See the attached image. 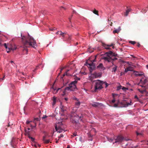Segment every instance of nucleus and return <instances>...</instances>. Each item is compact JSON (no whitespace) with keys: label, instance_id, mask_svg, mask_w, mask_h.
<instances>
[{"label":"nucleus","instance_id":"f257e3e1","mask_svg":"<svg viewBox=\"0 0 148 148\" xmlns=\"http://www.w3.org/2000/svg\"><path fill=\"white\" fill-rule=\"evenodd\" d=\"M21 36L22 44L21 47L24 48L23 50H26L27 52L28 47H32L35 48V46L36 45V41L29 34L27 38L25 36H23L22 35Z\"/></svg>","mask_w":148,"mask_h":148},{"label":"nucleus","instance_id":"f03ea898","mask_svg":"<svg viewBox=\"0 0 148 148\" xmlns=\"http://www.w3.org/2000/svg\"><path fill=\"white\" fill-rule=\"evenodd\" d=\"M107 56L104 57L103 58L105 61L109 62H111L114 65V61L117 59L116 58H113V57L116 56L117 54L110 51L106 53Z\"/></svg>","mask_w":148,"mask_h":148},{"label":"nucleus","instance_id":"7ed1b4c3","mask_svg":"<svg viewBox=\"0 0 148 148\" xmlns=\"http://www.w3.org/2000/svg\"><path fill=\"white\" fill-rule=\"evenodd\" d=\"M138 85L141 86L142 89H138V90L142 93L146 91V89L148 87V78H143L140 80Z\"/></svg>","mask_w":148,"mask_h":148},{"label":"nucleus","instance_id":"20e7f679","mask_svg":"<svg viewBox=\"0 0 148 148\" xmlns=\"http://www.w3.org/2000/svg\"><path fill=\"white\" fill-rule=\"evenodd\" d=\"M77 83V81L76 80L72 82L69 85V86L66 87L65 89V91L67 90L71 91H74L76 89V84Z\"/></svg>","mask_w":148,"mask_h":148},{"label":"nucleus","instance_id":"39448f33","mask_svg":"<svg viewBox=\"0 0 148 148\" xmlns=\"http://www.w3.org/2000/svg\"><path fill=\"white\" fill-rule=\"evenodd\" d=\"M103 84V81H101L99 80H98L96 81L95 82L94 86V91L96 92L97 91V90H100L101 89L103 88L102 87Z\"/></svg>","mask_w":148,"mask_h":148},{"label":"nucleus","instance_id":"423d86ee","mask_svg":"<svg viewBox=\"0 0 148 148\" xmlns=\"http://www.w3.org/2000/svg\"><path fill=\"white\" fill-rule=\"evenodd\" d=\"M115 141L114 143H121L123 140L127 141L130 140L129 139L125 138L122 135H120L117 136L116 138L115 139Z\"/></svg>","mask_w":148,"mask_h":148},{"label":"nucleus","instance_id":"0eeeda50","mask_svg":"<svg viewBox=\"0 0 148 148\" xmlns=\"http://www.w3.org/2000/svg\"><path fill=\"white\" fill-rule=\"evenodd\" d=\"M82 117V115H81L80 116L78 115L75 116L73 118L72 121V123L73 124H75V125H77L78 126L79 124L78 120L80 119Z\"/></svg>","mask_w":148,"mask_h":148},{"label":"nucleus","instance_id":"6e6552de","mask_svg":"<svg viewBox=\"0 0 148 148\" xmlns=\"http://www.w3.org/2000/svg\"><path fill=\"white\" fill-rule=\"evenodd\" d=\"M97 56H95V59L94 60H91V63H89L88 62H86V64L87 66L89 67L91 70H92L94 67L95 65L93 63V62L96 61V59Z\"/></svg>","mask_w":148,"mask_h":148},{"label":"nucleus","instance_id":"1a4fd4ad","mask_svg":"<svg viewBox=\"0 0 148 148\" xmlns=\"http://www.w3.org/2000/svg\"><path fill=\"white\" fill-rule=\"evenodd\" d=\"M114 44L113 43H112L110 45H107L104 43H102V45L103 47H105V48L108 50H110V48L109 47H110L112 46V48H114Z\"/></svg>","mask_w":148,"mask_h":148},{"label":"nucleus","instance_id":"9d476101","mask_svg":"<svg viewBox=\"0 0 148 148\" xmlns=\"http://www.w3.org/2000/svg\"><path fill=\"white\" fill-rule=\"evenodd\" d=\"M48 135V134L47 133H45V136H43V141L44 143L45 144H48L49 143L50 141L49 139H46V136Z\"/></svg>","mask_w":148,"mask_h":148},{"label":"nucleus","instance_id":"9b49d317","mask_svg":"<svg viewBox=\"0 0 148 148\" xmlns=\"http://www.w3.org/2000/svg\"><path fill=\"white\" fill-rule=\"evenodd\" d=\"M16 46L15 45H13L11 44L8 47L9 51H7V52L8 53L10 52V50H15L16 49Z\"/></svg>","mask_w":148,"mask_h":148},{"label":"nucleus","instance_id":"f8f14e48","mask_svg":"<svg viewBox=\"0 0 148 148\" xmlns=\"http://www.w3.org/2000/svg\"><path fill=\"white\" fill-rule=\"evenodd\" d=\"M133 68H134L132 67L131 66H129L126 69H125V72H126V73L129 71H133L134 72L137 73V71L133 70Z\"/></svg>","mask_w":148,"mask_h":148},{"label":"nucleus","instance_id":"ddd939ff","mask_svg":"<svg viewBox=\"0 0 148 148\" xmlns=\"http://www.w3.org/2000/svg\"><path fill=\"white\" fill-rule=\"evenodd\" d=\"M60 89V88H58L57 90L56 88L52 87L51 88V90L53 94H56L58 92L59 90Z\"/></svg>","mask_w":148,"mask_h":148},{"label":"nucleus","instance_id":"4468645a","mask_svg":"<svg viewBox=\"0 0 148 148\" xmlns=\"http://www.w3.org/2000/svg\"><path fill=\"white\" fill-rule=\"evenodd\" d=\"M60 104V107L61 110V111L63 112L66 111L67 108L66 107L62 105V103H61Z\"/></svg>","mask_w":148,"mask_h":148},{"label":"nucleus","instance_id":"2eb2a0df","mask_svg":"<svg viewBox=\"0 0 148 148\" xmlns=\"http://www.w3.org/2000/svg\"><path fill=\"white\" fill-rule=\"evenodd\" d=\"M32 122V121H27L26 122V124L28 125L29 126H30L31 127L32 129L33 127H34V126H33L30 123V122Z\"/></svg>","mask_w":148,"mask_h":148},{"label":"nucleus","instance_id":"dca6fc26","mask_svg":"<svg viewBox=\"0 0 148 148\" xmlns=\"http://www.w3.org/2000/svg\"><path fill=\"white\" fill-rule=\"evenodd\" d=\"M55 127L56 131H58V132L61 133L63 131V130L62 129H61L60 127H58V128L56 126Z\"/></svg>","mask_w":148,"mask_h":148},{"label":"nucleus","instance_id":"f3484780","mask_svg":"<svg viewBox=\"0 0 148 148\" xmlns=\"http://www.w3.org/2000/svg\"><path fill=\"white\" fill-rule=\"evenodd\" d=\"M40 120V118H35L34 119V120L33 121V123H34L35 125L34 127H36V121H39Z\"/></svg>","mask_w":148,"mask_h":148},{"label":"nucleus","instance_id":"a211bd4d","mask_svg":"<svg viewBox=\"0 0 148 148\" xmlns=\"http://www.w3.org/2000/svg\"><path fill=\"white\" fill-rule=\"evenodd\" d=\"M114 66L112 68V72H115L117 68V66L114 64V65H112V66Z\"/></svg>","mask_w":148,"mask_h":148},{"label":"nucleus","instance_id":"6ab92c4d","mask_svg":"<svg viewBox=\"0 0 148 148\" xmlns=\"http://www.w3.org/2000/svg\"><path fill=\"white\" fill-rule=\"evenodd\" d=\"M75 103L76 107L77 108H79L80 104V103L79 101V100L77 101Z\"/></svg>","mask_w":148,"mask_h":148},{"label":"nucleus","instance_id":"aec40b11","mask_svg":"<svg viewBox=\"0 0 148 148\" xmlns=\"http://www.w3.org/2000/svg\"><path fill=\"white\" fill-rule=\"evenodd\" d=\"M120 27H119L118 29H116L114 30L113 31V33L114 34H115V33H118L120 31Z\"/></svg>","mask_w":148,"mask_h":148},{"label":"nucleus","instance_id":"412c9836","mask_svg":"<svg viewBox=\"0 0 148 148\" xmlns=\"http://www.w3.org/2000/svg\"><path fill=\"white\" fill-rule=\"evenodd\" d=\"M132 101L131 100H130V103H128L127 102H126L125 103L124 105L125 106V107L128 106L129 105H132Z\"/></svg>","mask_w":148,"mask_h":148},{"label":"nucleus","instance_id":"4be33fe9","mask_svg":"<svg viewBox=\"0 0 148 148\" xmlns=\"http://www.w3.org/2000/svg\"><path fill=\"white\" fill-rule=\"evenodd\" d=\"M27 136L28 138L31 140L33 142H34V138L30 136L28 132L27 133Z\"/></svg>","mask_w":148,"mask_h":148},{"label":"nucleus","instance_id":"5701e85b","mask_svg":"<svg viewBox=\"0 0 148 148\" xmlns=\"http://www.w3.org/2000/svg\"><path fill=\"white\" fill-rule=\"evenodd\" d=\"M53 103L52 105L53 106L56 104V98L54 96L53 97Z\"/></svg>","mask_w":148,"mask_h":148},{"label":"nucleus","instance_id":"b1692460","mask_svg":"<svg viewBox=\"0 0 148 148\" xmlns=\"http://www.w3.org/2000/svg\"><path fill=\"white\" fill-rule=\"evenodd\" d=\"M97 68H100L101 69H103V64L102 63L99 64L98 66H97Z\"/></svg>","mask_w":148,"mask_h":148},{"label":"nucleus","instance_id":"393cba45","mask_svg":"<svg viewBox=\"0 0 148 148\" xmlns=\"http://www.w3.org/2000/svg\"><path fill=\"white\" fill-rule=\"evenodd\" d=\"M94 75H95V78H96L100 76V75L99 73H94Z\"/></svg>","mask_w":148,"mask_h":148},{"label":"nucleus","instance_id":"a878e982","mask_svg":"<svg viewBox=\"0 0 148 148\" xmlns=\"http://www.w3.org/2000/svg\"><path fill=\"white\" fill-rule=\"evenodd\" d=\"M137 72V73L136 72V73H135L134 74L136 76H142L143 75V73H138V72Z\"/></svg>","mask_w":148,"mask_h":148},{"label":"nucleus","instance_id":"bb28decb","mask_svg":"<svg viewBox=\"0 0 148 148\" xmlns=\"http://www.w3.org/2000/svg\"><path fill=\"white\" fill-rule=\"evenodd\" d=\"M99 105L98 103H95L92 104V106L93 107H96Z\"/></svg>","mask_w":148,"mask_h":148},{"label":"nucleus","instance_id":"cd10ccee","mask_svg":"<svg viewBox=\"0 0 148 148\" xmlns=\"http://www.w3.org/2000/svg\"><path fill=\"white\" fill-rule=\"evenodd\" d=\"M32 145L33 146H34L36 147H37V146H38L39 147H40V145L38 144H35L34 143H32Z\"/></svg>","mask_w":148,"mask_h":148},{"label":"nucleus","instance_id":"c85d7f7f","mask_svg":"<svg viewBox=\"0 0 148 148\" xmlns=\"http://www.w3.org/2000/svg\"><path fill=\"white\" fill-rule=\"evenodd\" d=\"M130 11V10L128 9L127 10H126V12L125 14V15L126 16H127L128 14L129 13Z\"/></svg>","mask_w":148,"mask_h":148},{"label":"nucleus","instance_id":"c756f323","mask_svg":"<svg viewBox=\"0 0 148 148\" xmlns=\"http://www.w3.org/2000/svg\"><path fill=\"white\" fill-rule=\"evenodd\" d=\"M60 35H61V36H62V37H64V35H65L66 34V33H63L61 31H60Z\"/></svg>","mask_w":148,"mask_h":148},{"label":"nucleus","instance_id":"7c9ffc66","mask_svg":"<svg viewBox=\"0 0 148 148\" xmlns=\"http://www.w3.org/2000/svg\"><path fill=\"white\" fill-rule=\"evenodd\" d=\"M69 71V70H67L66 72L65 73H64L63 74L62 77H61V78H63L64 76L65 75H69V74L68 73H67V72Z\"/></svg>","mask_w":148,"mask_h":148},{"label":"nucleus","instance_id":"2f4dec72","mask_svg":"<svg viewBox=\"0 0 148 148\" xmlns=\"http://www.w3.org/2000/svg\"><path fill=\"white\" fill-rule=\"evenodd\" d=\"M93 13L96 14H97V15L98 14V11L96 10H94L93 11Z\"/></svg>","mask_w":148,"mask_h":148},{"label":"nucleus","instance_id":"473e14b6","mask_svg":"<svg viewBox=\"0 0 148 148\" xmlns=\"http://www.w3.org/2000/svg\"><path fill=\"white\" fill-rule=\"evenodd\" d=\"M121 89L124 91H125L126 90H128V88L125 87H124L122 86Z\"/></svg>","mask_w":148,"mask_h":148},{"label":"nucleus","instance_id":"72a5a7b5","mask_svg":"<svg viewBox=\"0 0 148 148\" xmlns=\"http://www.w3.org/2000/svg\"><path fill=\"white\" fill-rule=\"evenodd\" d=\"M134 98L136 99V101H139V99L138 98V97L137 95H136L134 96Z\"/></svg>","mask_w":148,"mask_h":148},{"label":"nucleus","instance_id":"f704fd0d","mask_svg":"<svg viewBox=\"0 0 148 148\" xmlns=\"http://www.w3.org/2000/svg\"><path fill=\"white\" fill-rule=\"evenodd\" d=\"M89 49L88 51L89 52L91 53L93 51V49H91L89 48Z\"/></svg>","mask_w":148,"mask_h":148},{"label":"nucleus","instance_id":"c9c22d12","mask_svg":"<svg viewBox=\"0 0 148 148\" xmlns=\"http://www.w3.org/2000/svg\"><path fill=\"white\" fill-rule=\"evenodd\" d=\"M108 139V140L110 142H112V141H113L114 139H112L111 138H107Z\"/></svg>","mask_w":148,"mask_h":148},{"label":"nucleus","instance_id":"e433bc0d","mask_svg":"<svg viewBox=\"0 0 148 148\" xmlns=\"http://www.w3.org/2000/svg\"><path fill=\"white\" fill-rule=\"evenodd\" d=\"M129 42L132 45H134L136 43V42L134 41H130Z\"/></svg>","mask_w":148,"mask_h":148},{"label":"nucleus","instance_id":"4c0bfd02","mask_svg":"<svg viewBox=\"0 0 148 148\" xmlns=\"http://www.w3.org/2000/svg\"><path fill=\"white\" fill-rule=\"evenodd\" d=\"M108 23L111 26H112V23L110 21H110H109V19H108Z\"/></svg>","mask_w":148,"mask_h":148},{"label":"nucleus","instance_id":"58836bf2","mask_svg":"<svg viewBox=\"0 0 148 148\" xmlns=\"http://www.w3.org/2000/svg\"><path fill=\"white\" fill-rule=\"evenodd\" d=\"M105 84V85H106V88L108 86V84L107 82H103V84Z\"/></svg>","mask_w":148,"mask_h":148},{"label":"nucleus","instance_id":"ea45409f","mask_svg":"<svg viewBox=\"0 0 148 148\" xmlns=\"http://www.w3.org/2000/svg\"><path fill=\"white\" fill-rule=\"evenodd\" d=\"M127 63L129 64V65H131V66H133L134 67H135V66H134L133 64H132V63L131 62H127Z\"/></svg>","mask_w":148,"mask_h":148},{"label":"nucleus","instance_id":"a19ab883","mask_svg":"<svg viewBox=\"0 0 148 148\" xmlns=\"http://www.w3.org/2000/svg\"><path fill=\"white\" fill-rule=\"evenodd\" d=\"M122 86H118L117 87V90H119L121 89V88H122Z\"/></svg>","mask_w":148,"mask_h":148},{"label":"nucleus","instance_id":"79ce46f5","mask_svg":"<svg viewBox=\"0 0 148 148\" xmlns=\"http://www.w3.org/2000/svg\"><path fill=\"white\" fill-rule=\"evenodd\" d=\"M64 137V135L62 134H60V136L58 137V138H61V137Z\"/></svg>","mask_w":148,"mask_h":148},{"label":"nucleus","instance_id":"37998d69","mask_svg":"<svg viewBox=\"0 0 148 148\" xmlns=\"http://www.w3.org/2000/svg\"><path fill=\"white\" fill-rule=\"evenodd\" d=\"M4 47H5V48L6 49H7L8 48V47H7V46L6 44V43H4Z\"/></svg>","mask_w":148,"mask_h":148},{"label":"nucleus","instance_id":"c03bdc74","mask_svg":"<svg viewBox=\"0 0 148 148\" xmlns=\"http://www.w3.org/2000/svg\"><path fill=\"white\" fill-rule=\"evenodd\" d=\"M56 28H50V30L53 31L54 30H56Z\"/></svg>","mask_w":148,"mask_h":148},{"label":"nucleus","instance_id":"a18cd8bd","mask_svg":"<svg viewBox=\"0 0 148 148\" xmlns=\"http://www.w3.org/2000/svg\"><path fill=\"white\" fill-rule=\"evenodd\" d=\"M76 135H77L76 133H74L73 134V135H72V137H73V136H76Z\"/></svg>","mask_w":148,"mask_h":148},{"label":"nucleus","instance_id":"49530a36","mask_svg":"<svg viewBox=\"0 0 148 148\" xmlns=\"http://www.w3.org/2000/svg\"><path fill=\"white\" fill-rule=\"evenodd\" d=\"M115 101V100L114 99L112 101V103H114Z\"/></svg>","mask_w":148,"mask_h":148},{"label":"nucleus","instance_id":"de8ad7c7","mask_svg":"<svg viewBox=\"0 0 148 148\" xmlns=\"http://www.w3.org/2000/svg\"><path fill=\"white\" fill-rule=\"evenodd\" d=\"M73 99L76 101L78 100V99L75 97H74Z\"/></svg>","mask_w":148,"mask_h":148},{"label":"nucleus","instance_id":"09e8293b","mask_svg":"<svg viewBox=\"0 0 148 148\" xmlns=\"http://www.w3.org/2000/svg\"><path fill=\"white\" fill-rule=\"evenodd\" d=\"M47 117V116H46V115H45V116H44L42 117V119H45V118H46Z\"/></svg>","mask_w":148,"mask_h":148},{"label":"nucleus","instance_id":"8fccbe9b","mask_svg":"<svg viewBox=\"0 0 148 148\" xmlns=\"http://www.w3.org/2000/svg\"><path fill=\"white\" fill-rule=\"evenodd\" d=\"M136 134L137 135H139L141 134V133H138L137 132H136Z\"/></svg>","mask_w":148,"mask_h":148},{"label":"nucleus","instance_id":"3c124183","mask_svg":"<svg viewBox=\"0 0 148 148\" xmlns=\"http://www.w3.org/2000/svg\"><path fill=\"white\" fill-rule=\"evenodd\" d=\"M140 44L139 43H138L137 45V47H140Z\"/></svg>","mask_w":148,"mask_h":148},{"label":"nucleus","instance_id":"603ef678","mask_svg":"<svg viewBox=\"0 0 148 148\" xmlns=\"http://www.w3.org/2000/svg\"><path fill=\"white\" fill-rule=\"evenodd\" d=\"M114 107H116L117 106V104H114Z\"/></svg>","mask_w":148,"mask_h":148},{"label":"nucleus","instance_id":"864d4df0","mask_svg":"<svg viewBox=\"0 0 148 148\" xmlns=\"http://www.w3.org/2000/svg\"><path fill=\"white\" fill-rule=\"evenodd\" d=\"M64 99L66 101H67L68 100V98H65Z\"/></svg>","mask_w":148,"mask_h":148},{"label":"nucleus","instance_id":"5fc2aeb1","mask_svg":"<svg viewBox=\"0 0 148 148\" xmlns=\"http://www.w3.org/2000/svg\"><path fill=\"white\" fill-rule=\"evenodd\" d=\"M56 143H58V140H57V139H56Z\"/></svg>","mask_w":148,"mask_h":148},{"label":"nucleus","instance_id":"6e6d98bb","mask_svg":"<svg viewBox=\"0 0 148 148\" xmlns=\"http://www.w3.org/2000/svg\"><path fill=\"white\" fill-rule=\"evenodd\" d=\"M59 31L57 32H56V34H59Z\"/></svg>","mask_w":148,"mask_h":148},{"label":"nucleus","instance_id":"4d7b16f0","mask_svg":"<svg viewBox=\"0 0 148 148\" xmlns=\"http://www.w3.org/2000/svg\"><path fill=\"white\" fill-rule=\"evenodd\" d=\"M67 148H70V146L69 145H68Z\"/></svg>","mask_w":148,"mask_h":148},{"label":"nucleus","instance_id":"13d9d810","mask_svg":"<svg viewBox=\"0 0 148 148\" xmlns=\"http://www.w3.org/2000/svg\"><path fill=\"white\" fill-rule=\"evenodd\" d=\"M10 125H10V123H9L8 124V127H9L10 126Z\"/></svg>","mask_w":148,"mask_h":148},{"label":"nucleus","instance_id":"bf43d9fd","mask_svg":"<svg viewBox=\"0 0 148 148\" xmlns=\"http://www.w3.org/2000/svg\"><path fill=\"white\" fill-rule=\"evenodd\" d=\"M61 8H63L64 10H65L66 9L65 8H64L63 7H61Z\"/></svg>","mask_w":148,"mask_h":148},{"label":"nucleus","instance_id":"052dcab7","mask_svg":"<svg viewBox=\"0 0 148 148\" xmlns=\"http://www.w3.org/2000/svg\"><path fill=\"white\" fill-rule=\"evenodd\" d=\"M77 80H80V78H77Z\"/></svg>","mask_w":148,"mask_h":148},{"label":"nucleus","instance_id":"680f3d73","mask_svg":"<svg viewBox=\"0 0 148 148\" xmlns=\"http://www.w3.org/2000/svg\"><path fill=\"white\" fill-rule=\"evenodd\" d=\"M127 84H128L129 85H130V84L129 83H127Z\"/></svg>","mask_w":148,"mask_h":148},{"label":"nucleus","instance_id":"e2e57ef3","mask_svg":"<svg viewBox=\"0 0 148 148\" xmlns=\"http://www.w3.org/2000/svg\"><path fill=\"white\" fill-rule=\"evenodd\" d=\"M27 129L28 130H30V128H28Z\"/></svg>","mask_w":148,"mask_h":148},{"label":"nucleus","instance_id":"0e129e2a","mask_svg":"<svg viewBox=\"0 0 148 148\" xmlns=\"http://www.w3.org/2000/svg\"><path fill=\"white\" fill-rule=\"evenodd\" d=\"M146 67H147V68L148 69V65H146Z\"/></svg>","mask_w":148,"mask_h":148},{"label":"nucleus","instance_id":"69168bd1","mask_svg":"<svg viewBox=\"0 0 148 148\" xmlns=\"http://www.w3.org/2000/svg\"><path fill=\"white\" fill-rule=\"evenodd\" d=\"M11 63H13V61H11Z\"/></svg>","mask_w":148,"mask_h":148},{"label":"nucleus","instance_id":"338daca9","mask_svg":"<svg viewBox=\"0 0 148 148\" xmlns=\"http://www.w3.org/2000/svg\"><path fill=\"white\" fill-rule=\"evenodd\" d=\"M130 90H131V91H132L133 90V89H130Z\"/></svg>","mask_w":148,"mask_h":148},{"label":"nucleus","instance_id":"774afa93","mask_svg":"<svg viewBox=\"0 0 148 148\" xmlns=\"http://www.w3.org/2000/svg\"><path fill=\"white\" fill-rule=\"evenodd\" d=\"M8 50L7 49V50H6L7 51H9L8 48Z\"/></svg>","mask_w":148,"mask_h":148}]
</instances>
